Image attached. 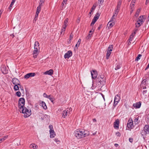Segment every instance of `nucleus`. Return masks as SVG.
Instances as JSON below:
<instances>
[{"instance_id": "nucleus-6", "label": "nucleus", "mask_w": 149, "mask_h": 149, "mask_svg": "<svg viewBox=\"0 0 149 149\" xmlns=\"http://www.w3.org/2000/svg\"><path fill=\"white\" fill-rule=\"evenodd\" d=\"M149 132V125H146L144 127L143 130L141 132V134L142 136L146 135L147 134H148Z\"/></svg>"}, {"instance_id": "nucleus-56", "label": "nucleus", "mask_w": 149, "mask_h": 149, "mask_svg": "<svg viewBox=\"0 0 149 149\" xmlns=\"http://www.w3.org/2000/svg\"><path fill=\"white\" fill-rule=\"evenodd\" d=\"M138 30V28H136L134 29V32L136 33V32Z\"/></svg>"}, {"instance_id": "nucleus-47", "label": "nucleus", "mask_w": 149, "mask_h": 149, "mask_svg": "<svg viewBox=\"0 0 149 149\" xmlns=\"http://www.w3.org/2000/svg\"><path fill=\"white\" fill-rule=\"evenodd\" d=\"M139 118H136L134 120V122L136 123H136H138V120Z\"/></svg>"}, {"instance_id": "nucleus-63", "label": "nucleus", "mask_w": 149, "mask_h": 149, "mask_svg": "<svg viewBox=\"0 0 149 149\" xmlns=\"http://www.w3.org/2000/svg\"><path fill=\"white\" fill-rule=\"evenodd\" d=\"M149 2V0H146V4H147Z\"/></svg>"}, {"instance_id": "nucleus-36", "label": "nucleus", "mask_w": 149, "mask_h": 149, "mask_svg": "<svg viewBox=\"0 0 149 149\" xmlns=\"http://www.w3.org/2000/svg\"><path fill=\"white\" fill-rule=\"evenodd\" d=\"M142 55L141 54H139L138 55V56L136 58L135 61H138L139 59H140V57H141Z\"/></svg>"}, {"instance_id": "nucleus-41", "label": "nucleus", "mask_w": 149, "mask_h": 149, "mask_svg": "<svg viewBox=\"0 0 149 149\" xmlns=\"http://www.w3.org/2000/svg\"><path fill=\"white\" fill-rule=\"evenodd\" d=\"M91 34L89 33L88 35L87 36L86 38V40H88L90 39L91 37Z\"/></svg>"}, {"instance_id": "nucleus-18", "label": "nucleus", "mask_w": 149, "mask_h": 149, "mask_svg": "<svg viewBox=\"0 0 149 149\" xmlns=\"http://www.w3.org/2000/svg\"><path fill=\"white\" fill-rule=\"evenodd\" d=\"M40 106H42L44 109H47V107L45 102L42 101L40 103Z\"/></svg>"}, {"instance_id": "nucleus-12", "label": "nucleus", "mask_w": 149, "mask_h": 149, "mask_svg": "<svg viewBox=\"0 0 149 149\" xmlns=\"http://www.w3.org/2000/svg\"><path fill=\"white\" fill-rule=\"evenodd\" d=\"M12 82L15 85H20V82L18 79L16 78H14L12 79Z\"/></svg>"}, {"instance_id": "nucleus-28", "label": "nucleus", "mask_w": 149, "mask_h": 149, "mask_svg": "<svg viewBox=\"0 0 149 149\" xmlns=\"http://www.w3.org/2000/svg\"><path fill=\"white\" fill-rule=\"evenodd\" d=\"M113 48L112 45H110L108 48L107 51H112Z\"/></svg>"}, {"instance_id": "nucleus-39", "label": "nucleus", "mask_w": 149, "mask_h": 149, "mask_svg": "<svg viewBox=\"0 0 149 149\" xmlns=\"http://www.w3.org/2000/svg\"><path fill=\"white\" fill-rule=\"evenodd\" d=\"M147 80V79H144L142 82V84L145 85Z\"/></svg>"}, {"instance_id": "nucleus-51", "label": "nucleus", "mask_w": 149, "mask_h": 149, "mask_svg": "<svg viewBox=\"0 0 149 149\" xmlns=\"http://www.w3.org/2000/svg\"><path fill=\"white\" fill-rule=\"evenodd\" d=\"M99 18V17L95 15L93 18L95 19H96L97 20Z\"/></svg>"}, {"instance_id": "nucleus-59", "label": "nucleus", "mask_w": 149, "mask_h": 149, "mask_svg": "<svg viewBox=\"0 0 149 149\" xmlns=\"http://www.w3.org/2000/svg\"><path fill=\"white\" fill-rule=\"evenodd\" d=\"M133 37H132V36H130L129 38V42L130 41H132V40Z\"/></svg>"}, {"instance_id": "nucleus-55", "label": "nucleus", "mask_w": 149, "mask_h": 149, "mask_svg": "<svg viewBox=\"0 0 149 149\" xmlns=\"http://www.w3.org/2000/svg\"><path fill=\"white\" fill-rule=\"evenodd\" d=\"M135 34H136V33L134 32L133 33H132L130 36H132V37H133L135 35Z\"/></svg>"}, {"instance_id": "nucleus-26", "label": "nucleus", "mask_w": 149, "mask_h": 149, "mask_svg": "<svg viewBox=\"0 0 149 149\" xmlns=\"http://www.w3.org/2000/svg\"><path fill=\"white\" fill-rule=\"evenodd\" d=\"M116 66L115 68V70H117L120 69V65L119 63H117L116 64Z\"/></svg>"}, {"instance_id": "nucleus-53", "label": "nucleus", "mask_w": 149, "mask_h": 149, "mask_svg": "<svg viewBox=\"0 0 149 149\" xmlns=\"http://www.w3.org/2000/svg\"><path fill=\"white\" fill-rule=\"evenodd\" d=\"M116 134L118 136H120V134L118 132H116Z\"/></svg>"}, {"instance_id": "nucleus-61", "label": "nucleus", "mask_w": 149, "mask_h": 149, "mask_svg": "<svg viewBox=\"0 0 149 149\" xmlns=\"http://www.w3.org/2000/svg\"><path fill=\"white\" fill-rule=\"evenodd\" d=\"M51 95H48V97H47V98H48L49 99L50 98L52 97H51Z\"/></svg>"}, {"instance_id": "nucleus-45", "label": "nucleus", "mask_w": 149, "mask_h": 149, "mask_svg": "<svg viewBox=\"0 0 149 149\" xmlns=\"http://www.w3.org/2000/svg\"><path fill=\"white\" fill-rule=\"evenodd\" d=\"M73 37V35L72 33L70 35L69 40H71L72 39Z\"/></svg>"}, {"instance_id": "nucleus-31", "label": "nucleus", "mask_w": 149, "mask_h": 149, "mask_svg": "<svg viewBox=\"0 0 149 149\" xmlns=\"http://www.w3.org/2000/svg\"><path fill=\"white\" fill-rule=\"evenodd\" d=\"M136 1V0H132V3L130 4V6L131 7H133L134 5V3Z\"/></svg>"}, {"instance_id": "nucleus-27", "label": "nucleus", "mask_w": 149, "mask_h": 149, "mask_svg": "<svg viewBox=\"0 0 149 149\" xmlns=\"http://www.w3.org/2000/svg\"><path fill=\"white\" fill-rule=\"evenodd\" d=\"M81 39H79L78 40L77 44H76V45H75V47H77H77H79V45H80V43H81Z\"/></svg>"}, {"instance_id": "nucleus-50", "label": "nucleus", "mask_w": 149, "mask_h": 149, "mask_svg": "<svg viewBox=\"0 0 149 149\" xmlns=\"http://www.w3.org/2000/svg\"><path fill=\"white\" fill-rule=\"evenodd\" d=\"M118 12H116V11H115V12H114V14L113 15H114L116 17L118 15Z\"/></svg>"}, {"instance_id": "nucleus-30", "label": "nucleus", "mask_w": 149, "mask_h": 149, "mask_svg": "<svg viewBox=\"0 0 149 149\" xmlns=\"http://www.w3.org/2000/svg\"><path fill=\"white\" fill-rule=\"evenodd\" d=\"M44 2V0H40V1L39 3V6H40V7H41L42 6V4Z\"/></svg>"}, {"instance_id": "nucleus-11", "label": "nucleus", "mask_w": 149, "mask_h": 149, "mask_svg": "<svg viewBox=\"0 0 149 149\" xmlns=\"http://www.w3.org/2000/svg\"><path fill=\"white\" fill-rule=\"evenodd\" d=\"M35 73L34 72L28 73L25 75L24 77L25 79H27L30 77H33L35 75Z\"/></svg>"}, {"instance_id": "nucleus-52", "label": "nucleus", "mask_w": 149, "mask_h": 149, "mask_svg": "<svg viewBox=\"0 0 149 149\" xmlns=\"http://www.w3.org/2000/svg\"><path fill=\"white\" fill-rule=\"evenodd\" d=\"M43 96L44 97H46V98H47V97H48V95H47V94H46V93H44L43 94Z\"/></svg>"}, {"instance_id": "nucleus-23", "label": "nucleus", "mask_w": 149, "mask_h": 149, "mask_svg": "<svg viewBox=\"0 0 149 149\" xmlns=\"http://www.w3.org/2000/svg\"><path fill=\"white\" fill-rule=\"evenodd\" d=\"M111 51H107V53L106 56V57L107 59H109V56L111 54Z\"/></svg>"}, {"instance_id": "nucleus-34", "label": "nucleus", "mask_w": 149, "mask_h": 149, "mask_svg": "<svg viewBox=\"0 0 149 149\" xmlns=\"http://www.w3.org/2000/svg\"><path fill=\"white\" fill-rule=\"evenodd\" d=\"M97 20L95 19H94V18L93 19L92 21V22L91 23V26H92V25H93L95 23V22H96Z\"/></svg>"}, {"instance_id": "nucleus-15", "label": "nucleus", "mask_w": 149, "mask_h": 149, "mask_svg": "<svg viewBox=\"0 0 149 149\" xmlns=\"http://www.w3.org/2000/svg\"><path fill=\"white\" fill-rule=\"evenodd\" d=\"M119 124V120L117 119L114 123V126L115 128H118Z\"/></svg>"}, {"instance_id": "nucleus-13", "label": "nucleus", "mask_w": 149, "mask_h": 149, "mask_svg": "<svg viewBox=\"0 0 149 149\" xmlns=\"http://www.w3.org/2000/svg\"><path fill=\"white\" fill-rule=\"evenodd\" d=\"M92 77L93 79H95L97 77V73L96 70H93L92 72H91Z\"/></svg>"}, {"instance_id": "nucleus-37", "label": "nucleus", "mask_w": 149, "mask_h": 149, "mask_svg": "<svg viewBox=\"0 0 149 149\" xmlns=\"http://www.w3.org/2000/svg\"><path fill=\"white\" fill-rule=\"evenodd\" d=\"M116 17L114 15H113V16H112V17L111 18V20H110V21L114 22L115 20V18Z\"/></svg>"}, {"instance_id": "nucleus-42", "label": "nucleus", "mask_w": 149, "mask_h": 149, "mask_svg": "<svg viewBox=\"0 0 149 149\" xmlns=\"http://www.w3.org/2000/svg\"><path fill=\"white\" fill-rule=\"evenodd\" d=\"M49 128L50 129L49 132L53 131V126L52 125H50L49 126Z\"/></svg>"}, {"instance_id": "nucleus-17", "label": "nucleus", "mask_w": 149, "mask_h": 149, "mask_svg": "<svg viewBox=\"0 0 149 149\" xmlns=\"http://www.w3.org/2000/svg\"><path fill=\"white\" fill-rule=\"evenodd\" d=\"M53 70H52L50 69L49 70H47L45 72L44 74H48L51 75L53 74Z\"/></svg>"}, {"instance_id": "nucleus-22", "label": "nucleus", "mask_w": 149, "mask_h": 149, "mask_svg": "<svg viewBox=\"0 0 149 149\" xmlns=\"http://www.w3.org/2000/svg\"><path fill=\"white\" fill-rule=\"evenodd\" d=\"M49 132L50 134V137L51 138H53L54 137L55 135V134L54 131L53 130V131H50Z\"/></svg>"}, {"instance_id": "nucleus-29", "label": "nucleus", "mask_w": 149, "mask_h": 149, "mask_svg": "<svg viewBox=\"0 0 149 149\" xmlns=\"http://www.w3.org/2000/svg\"><path fill=\"white\" fill-rule=\"evenodd\" d=\"M140 12V10L139 9H138L135 13V17H137L138 16Z\"/></svg>"}, {"instance_id": "nucleus-40", "label": "nucleus", "mask_w": 149, "mask_h": 149, "mask_svg": "<svg viewBox=\"0 0 149 149\" xmlns=\"http://www.w3.org/2000/svg\"><path fill=\"white\" fill-rule=\"evenodd\" d=\"M66 28V27H65V26H63V28L61 29V34H62L64 32V31L65 30V29Z\"/></svg>"}, {"instance_id": "nucleus-4", "label": "nucleus", "mask_w": 149, "mask_h": 149, "mask_svg": "<svg viewBox=\"0 0 149 149\" xmlns=\"http://www.w3.org/2000/svg\"><path fill=\"white\" fill-rule=\"evenodd\" d=\"M145 19L143 18V16H140L138 19L137 22L135 23L136 28H139L142 24L144 21Z\"/></svg>"}, {"instance_id": "nucleus-46", "label": "nucleus", "mask_w": 149, "mask_h": 149, "mask_svg": "<svg viewBox=\"0 0 149 149\" xmlns=\"http://www.w3.org/2000/svg\"><path fill=\"white\" fill-rule=\"evenodd\" d=\"M102 2H103V0H98V3L99 6H100L102 5Z\"/></svg>"}, {"instance_id": "nucleus-48", "label": "nucleus", "mask_w": 149, "mask_h": 149, "mask_svg": "<svg viewBox=\"0 0 149 149\" xmlns=\"http://www.w3.org/2000/svg\"><path fill=\"white\" fill-rule=\"evenodd\" d=\"M49 100L51 101L53 103H54V99L53 97H52L50 98Z\"/></svg>"}, {"instance_id": "nucleus-49", "label": "nucleus", "mask_w": 149, "mask_h": 149, "mask_svg": "<svg viewBox=\"0 0 149 149\" xmlns=\"http://www.w3.org/2000/svg\"><path fill=\"white\" fill-rule=\"evenodd\" d=\"M120 8H118V7L116 6V8L115 10V11H116V12H118L119 11Z\"/></svg>"}, {"instance_id": "nucleus-62", "label": "nucleus", "mask_w": 149, "mask_h": 149, "mask_svg": "<svg viewBox=\"0 0 149 149\" xmlns=\"http://www.w3.org/2000/svg\"><path fill=\"white\" fill-rule=\"evenodd\" d=\"M147 90L143 91V94L146 93L147 92Z\"/></svg>"}, {"instance_id": "nucleus-1", "label": "nucleus", "mask_w": 149, "mask_h": 149, "mask_svg": "<svg viewBox=\"0 0 149 149\" xmlns=\"http://www.w3.org/2000/svg\"><path fill=\"white\" fill-rule=\"evenodd\" d=\"M75 136L77 139H80L83 137H85L88 136L90 134L88 132L85 130H77L74 133Z\"/></svg>"}, {"instance_id": "nucleus-25", "label": "nucleus", "mask_w": 149, "mask_h": 149, "mask_svg": "<svg viewBox=\"0 0 149 149\" xmlns=\"http://www.w3.org/2000/svg\"><path fill=\"white\" fill-rule=\"evenodd\" d=\"M68 22V18L66 19L64 21V25L63 26H65L66 27L67 26V23Z\"/></svg>"}, {"instance_id": "nucleus-60", "label": "nucleus", "mask_w": 149, "mask_h": 149, "mask_svg": "<svg viewBox=\"0 0 149 149\" xmlns=\"http://www.w3.org/2000/svg\"><path fill=\"white\" fill-rule=\"evenodd\" d=\"M67 1V0H63V2L65 3V4H66Z\"/></svg>"}, {"instance_id": "nucleus-58", "label": "nucleus", "mask_w": 149, "mask_h": 149, "mask_svg": "<svg viewBox=\"0 0 149 149\" xmlns=\"http://www.w3.org/2000/svg\"><path fill=\"white\" fill-rule=\"evenodd\" d=\"M129 141L131 143H132L133 141V139H132L130 138L129 139Z\"/></svg>"}, {"instance_id": "nucleus-24", "label": "nucleus", "mask_w": 149, "mask_h": 149, "mask_svg": "<svg viewBox=\"0 0 149 149\" xmlns=\"http://www.w3.org/2000/svg\"><path fill=\"white\" fill-rule=\"evenodd\" d=\"M8 136L6 135L3 136L2 138L0 139V143L1 141H3L5 140L8 137Z\"/></svg>"}, {"instance_id": "nucleus-54", "label": "nucleus", "mask_w": 149, "mask_h": 149, "mask_svg": "<svg viewBox=\"0 0 149 149\" xmlns=\"http://www.w3.org/2000/svg\"><path fill=\"white\" fill-rule=\"evenodd\" d=\"M95 15L99 17L100 15V13L99 12H97V13Z\"/></svg>"}, {"instance_id": "nucleus-16", "label": "nucleus", "mask_w": 149, "mask_h": 149, "mask_svg": "<svg viewBox=\"0 0 149 149\" xmlns=\"http://www.w3.org/2000/svg\"><path fill=\"white\" fill-rule=\"evenodd\" d=\"M1 70L2 72L4 74H6L7 73V70L5 66H3L1 67Z\"/></svg>"}, {"instance_id": "nucleus-20", "label": "nucleus", "mask_w": 149, "mask_h": 149, "mask_svg": "<svg viewBox=\"0 0 149 149\" xmlns=\"http://www.w3.org/2000/svg\"><path fill=\"white\" fill-rule=\"evenodd\" d=\"M98 81H99V82L101 84V83L102 81L104 80V77L103 75H100L98 77Z\"/></svg>"}, {"instance_id": "nucleus-2", "label": "nucleus", "mask_w": 149, "mask_h": 149, "mask_svg": "<svg viewBox=\"0 0 149 149\" xmlns=\"http://www.w3.org/2000/svg\"><path fill=\"white\" fill-rule=\"evenodd\" d=\"M34 49V50L33 51V57L34 58H36L39 54L40 49L39 44L38 41H36L35 42Z\"/></svg>"}, {"instance_id": "nucleus-7", "label": "nucleus", "mask_w": 149, "mask_h": 149, "mask_svg": "<svg viewBox=\"0 0 149 149\" xmlns=\"http://www.w3.org/2000/svg\"><path fill=\"white\" fill-rule=\"evenodd\" d=\"M120 100V98L118 95H116L114 98L113 106L115 107L118 103Z\"/></svg>"}, {"instance_id": "nucleus-33", "label": "nucleus", "mask_w": 149, "mask_h": 149, "mask_svg": "<svg viewBox=\"0 0 149 149\" xmlns=\"http://www.w3.org/2000/svg\"><path fill=\"white\" fill-rule=\"evenodd\" d=\"M18 85H15L14 87V89L15 91H17L19 89V86H17Z\"/></svg>"}, {"instance_id": "nucleus-44", "label": "nucleus", "mask_w": 149, "mask_h": 149, "mask_svg": "<svg viewBox=\"0 0 149 149\" xmlns=\"http://www.w3.org/2000/svg\"><path fill=\"white\" fill-rule=\"evenodd\" d=\"M16 94L19 97H20L21 96V93L19 91L17 92L16 93Z\"/></svg>"}, {"instance_id": "nucleus-19", "label": "nucleus", "mask_w": 149, "mask_h": 149, "mask_svg": "<svg viewBox=\"0 0 149 149\" xmlns=\"http://www.w3.org/2000/svg\"><path fill=\"white\" fill-rule=\"evenodd\" d=\"M141 105V103L139 102L135 104H134L133 105V106L135 108H139L140 107Z\"/></svg>"}, {"instance_id": "nucleus-38", "label": "nucleus", "mask_w": 149, "mask_h": 149, "mask_svg": "<svg viewBox=\"0 0 149 149\" xmlns=\"http://www.w3.org/2000/svg\"><path fill=\"white\" fill-rule=\"evenodd\" d=\"M41 7L40 6H38L37 8V11L36 12V13H40V10H41Z\"/></svg>"}, {"instance_id": "nucleus-9", "label": "nucleus", "mask_w": 149, "mask_h": 149, "mask_svg": "<svg viewBox=\"0 0 149 149\" xmlns=\"http://www.w3.org/2000/svg\"><path fill=\"white\" fill-rule=\"evenodd\" d=\"M72 52L71 51L69 50L64 55V58L65 59L69 58L72 56Z\"/></svg>"}, {"instance_id": "nucleus-5", "label": "nucleus", "mask_w": 149, "mask_h": 149, "mask_svg": "<svg viewBox=\"0 0 149 149\" xmlns=\"http://www.w3.org/2000/svg\"><path fill=\"white\" fill-rule=\"evenodd\" d=\"M25 99L24 98H20L19 99L18 104L19 110L22 109V110L23 111V108L24 107V106L25 104Z\"/></svg>"}, {"instance_id": "nucleus-3", "label": "nucleus", "mask_w": 149, "mask_h": 149, "mask_svg": "<svg viewBox=\"0 0 149 149\" xmlns=\"http://www.w3.org/2000/svg\"><path fill=\"white\" fill-rule=\"evenodd\" d=\"M22 110V109L19 110L21 113H24V117L25 118L29 117L31 114V111H30L25 107L23 108V111Z\"/></svg>"}, {"instance_id": "nucleus-35", "label": "nucleus", "mask_w": 149, "mask_h": 149, "mask_svg": "<svg viewBox=\"0 0 149 149\" xmlns=\"http://www.w3.org/2000/svg\"><path fill=\"white\" fill-rule=\"evenodd\" d=\"M16 0H12V1L11 2V3H10V6L9 7V8H10L12 7L13 4L15 2V1Z\"/></svg>"}, {"instance_id": "nucleus-57", "label": "nucleus", "mask_w": 149, "mask_h": 149, "mask_svg": "<svg viewBox=\"0 0 149 149\" xmlns=\"http://www.w3.org/2000/svg\"><path fill=\"white\" fill-rule=\"evenodd\" d=\"M38 14H39V13H36V14L35 15V17L37 18V17H38Z\"/></svg>"}, {"instance_id": "nucleus-8", "label": "nucleus", "mask_w": 149, "mask_h": 149, "mask_svg": "<svg viewBox=\"0 0 149 149\" xmlns=\"http://www.w3.org/2000/svg\"><path fill=\"white\" fill-rule=\"evenodd\" d=\"M127 127L128 128L130 129H132L133 128V121L132 119L131 120L129 119L128 121L127 124Z\"/></svg>"}, {"instance_id": "nucleus-21", "label": "nucleus", "mask_w": 149, "mask_h": 149, "mask_svg": "<svg viewBox=\"0 0 149 149\" xmlns=\"http://www.w3.org/2000/svg\"><path fill=\"white\" fill-rule=\"evenodd\" d=\"M38 147L37 145H35L34 143L31 144L29 146V148H33V149H36Z\"/></svg>"}, {"instance_id": "nucleus-43", "label": "nucleus", "mask_w": 149, "mask_h": 149, "mask_svg": "<svg viewBox=\"0 0 149 149\" xmlns=\"http://www.w3.org/2000/svg\"><path fill=\"white\" fill-rule=\"evenodd\" d=\"M121 3V1H118V4L117 6L118 7V8H120V6Z\"/></svg>"}, {"instance_id": "nucleus-32", "label": "nucleus", "mask_w": 149, "mask_h": 149, "mask_svg": "<svg viewBox=\"0 0 149 149\" xmlns=\"http://www.w3.org/2000/svg\"><path fill=\"white\" fill-rule=\"evenodd\" d=\"M96 7V4H94L91 8V12H92L93 10H94Z\"/></svg>"}, {"instance_id": "nucleus-14", "label": "nucleus", "mask_w": 149, "mask_h": 149, "mask_svg": "<svg viewBox=\"0 0 149 149\" xmlns=\"http://www.w3.org/2000/svg\"><path fill=\"white\" fill-rule=\"evenodd\" d=\"M114 24V22H112L110 21L107 25V27H108V29H109L112 27Z\"/></svg>"}, {"instance_id": "nucleus-64", "label": "nucleus", "mask_w": 149, "mask_h": 149, "mask_svg": "<svg viewBox=\"0 0 149 149\" xmlns=\"http://www.w3.org/2000/svg\"><path fill=\"white\" fill-rule=\"evenodd\" d=\"M114 146L116 147H117V146H118V144H117V143H115L114 144Z\"/></svg>"}, {"instance_id": "nucleus-10", "label": "nucleus", "mask_w": 149, "mask_h": 149, "mask_svg": "<svg viewBox=\"0 0 149 149\" xmlns=\"http://www.w3.org/2000/svg\"><path fill=\"white\" fill-rule=\"evenodd\" d=\"M70 109L72 110V108H70L69 109L68 108L67 109H65L64 110L63 112L62 117H63L64 118H65L66 116H67L68 115V113H69V110L70 111Z\"/></svg>"}]
</instances>
